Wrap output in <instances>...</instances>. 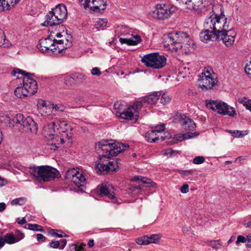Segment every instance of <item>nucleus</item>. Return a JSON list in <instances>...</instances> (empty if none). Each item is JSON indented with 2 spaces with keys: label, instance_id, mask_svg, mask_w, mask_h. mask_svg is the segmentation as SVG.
Returning a JSON list of instances; mask_svg holds the SVG:
<instances>
[{
  "label": "nucleus",
  "instance_id": "338daca9",
  "mask_svg": "<svg viewBox=\"0 0 251 251\" xmlns=\"http://www.w3.org/2000/svg\"><path fill=\"white\" fill-rule=\"evenodd\" d=\"M37 240L39 242H43L46 239V237L42 234H37Z\"/></svg>",
  "mask_w": 251,
  "mask_h": 251
},
{
  "label": "nucleus",
  "instance_id": "ddd939ff",
  "mask_svg": "<svg viewBox=\"0 0 251 251\" xmlns=\"http://www.w3.org/2000/svg\"><path fill=\"white\" fill-rule=\"evenodd\" d=\"M51 124L54 125L56 132L65 136L68 143H70L73 135V127L68 124L67 122L59 120L56 123L52 122Z\"/></svg>",
  "mask_w": 251,
  "mask_h": 251
},
{
  "label": "nucleus",
  "instance_id": "6e6552de",
  "mask_svg": "<svg viewBox=\"0 0 251 251\" xmlns=\"http://www.w3.org/2000/svg\"><path fill=\"white\" fill-rule=\"evenodd\" d=\"M198 80L200 88L205 90L212 89L218 82L215 74L210 68L204 69L199 75Z\"/></svg>",
  "mask_w": 251,
  "mask_h": 251
},
{
  "label": "nucleus",
  "instance_id": "680f3d73",
  "mask_svg": "<svg viewBox=\"0 0 251 251\" xmlns=\"http://www.w3.org/2000/svg\"><path fill=\"white\" fill-rule=\"evenodd\" d=\"M58 241L60 242L59 249L63 250L67 244V240L66 239H61Z\"/></svg>",
  "mask_w": 251,
  "mask_h": 251
},
{
  "label": "nucleus",
  "instance_id": "a211bd4d",
  "mask_svg": "<svg viewBox=\"0 0 251 251\" xmlns=\"http://www.w3.org/2000/svg\"><path fill=\"white\" fill-rule=\"evenodd\" d=\"M236 34V32L234 29H227L217 35L216 38L222 40L226 47H230L233 45Z\"/></svg>",
  "mask_w": 251,
  "mask_h": 251
},
{
  "label": "nucleus",
  "instance_id": "c03bdc74",
  "mask_svg": "<svg viewBox=\"0 0 251 251\" xmlns=\"http://www.w3.org/2000/svg\"><path fill=\"white\" fill-rule=\"evenodd\" d=\"M114 108L115 110H117V111L116 112V115L117 116H119V113L118 112H121V110L123 109V104H122V101H117L114 104Z\"/></svg>",
  "mask_w": 251,
  "mask_h": 251
},
{
  "label": "nucleus",
  "instance_id": "393cba45",
  "mask_svg": "<svg viewBox=\"0 0 251 251\" xmlns=\"http://www.w3.org/2000/svg\"><path fill=\"white\" fill-rule=\"evenodd\" d=\"M202 3L201 0H181V5L185 6L189 9H195L196 6H199Z\"/></svg>",
  "mask_w": 251,
  "mask_h": 251
},
{
  "label": "nucleus",
  "instance_id": "a878e982",
  "mask_svg": "<svg viewBox=\"0 0 251 251\" xmlns=\"http://www.w3.org/2000/svg\"><path fill=\"white\" fill-rule=\"evenodd\" d=\"M192 133L186 134H177L174 135L173 137L170 139V142L171 144H176L178 142H181L184 140L192 138L190 134Z\"/></svg>",
  "mask_w": 251,
  "mask_h": 251
},
{
  "label": "nucleus",
  "instance_id": "6e6d98bb",
  "mask_svg": "<svg viewBox=\"0 0 251 251\" xmlns=\"http://www.w3.org/2000/svg\"><path fill=\"white\" fill-rule=\"evenodd\" d=\"M60 242L58 241H52L50 243V247L53 249H59Z\"/></svg>",
  "mask_w": 251,
  "mask_h": 251
},
{
  "label": "nucleus",
  "instance_id": "de8ad7c7",
  "mask_svg": "<svg viewBox=\"0 0 251 251\" xmlns=\"http://www.w3.org/2000/svg\"><path fill=\"white\" fill-rule=\"evenodd\" d=\"M221 245L219 240L211 241L209 242V246L215 249H220Z\"/></svg>",
  "mask_w": 251,
  "mask_h": 251
},
{
  "label": "nucleus",
  "instance_id": "5fc2aeb1",
  "mask_svg": "<svg viewBox=\"0 0 251 251\" xmlns=\"http://www.w3.org/2000/svg\"><path fill=\"white\" fill-rule=\"evenodd\" d=\"M71 249L74 250L75 251H82L83 246L81 245L75 244L71 246Z\"/></svg>",
  "mask_w": 251,
  "mask_h": 251
},
{
  "label": "nucleus",
  "instance_id": "37998d69",
  "mask_svg": "<svg viewBox=\"0 0 251 251\" xmlns=\"http://www.w3.org/2000/svg\"><path fill=\"white\" fill-rule=\"evenodd\" d=\"M179 74H184L183 77L186 76L187 75L190 74L189 68L187 67L186 65H183L179 68Z\"/></svg>",
  "mask_w": 251,
  "mask_h": 251
},
{
  "label": "nucleus",
  "instance_id": "4c0bfd02",
  "mask_svg": "<svg viewBox=\"0 0 251 251\" xmlns=\"http://www.w3.org/2000/svg\"><path fill=\"white\" fill-rule=\"evenodd\" d=\"M167 64V58L164 55L158 54V69L162 68Z\"/></svg>",
  "mask_w": 251,
  "mask_h": 251
},
{
  "label": "nucleus",
  "instance_id": "603ef678",
  "mask_svg": "<svg viewBox=\"0 0 251 251\" xmlns=\"http://www.w3.org/2000/svg\"><path fill=\"white\" fill-rule=\"evenodd\" d=\"M28 216L26 215L25 217L22 218V219H20L19 218H18L16 221L19 224L22 225L26 223L27 219H28V221L29 220V219H28Z\"/></svg>",
  "mask_w": 251,
  "mask_h": 251
},
{
  "label": "nucleus",
  "instance_id": "bb28decb",
  "mask_svg": "<svg viewBox=\"0 0 251 251\" xmlns=\"http://www.w3.org/2000/svg\"><path fill=\"white\" fill-rule=\"evenodd\" d=\"M181 124L184 129L188 130H193L196 128V125L194 121L187 117H185L181 121Z\"/></svg>",
  "mask_w": 251,
  "mask_h": 251
},
{
  "label": "nucleus",
  "instance_id": "473e14b6",
  "mask_svg": "<svg viewBox=\"0 0 251 251\" xmlns=\"http://www.w3.org/2000/svg\"><path fill=\"white\" fill-rule=\"evenodd\" d=\"M157 130H152L148 131L145 134V138L149 142H155L157 140L156 136Z\"/></svg>",
  "mask_w": 251,
  "mask_h": 251
},
{
  "label": "nucleus",
  "instance_id": "f257e3e1",
  "mask_svg": "<svg viewBox=\"0 0 251 251\" xmlns=\"http://www.w3.org/2000/svg\"><path fill=\"white\" fill-rule=\"evenodd\" d=\"M129 148L127 144L114 142L112 140H101L98 142L95 145L97 151L100 152L102 151L105 153L100 155V162L96 164V171L97 173L101 174L104 172L110 170L116 171L117 169L114 168L116 162H109L108 165L105 164L101 162L105 158L109 159L112 156H115L120 152L126 150Z\"/></svg>",
  "mask_w": 251,
  "mask_h": 251
},
{
  "label": "nucleus",
  "instance_id": "e433bc0d",
  "mask_svg": "<svg viewBox=\"0 0 251 251\" xmlns=\"http://www.w3.org/2000/svg\"><path fill=\"white\" fill-rule=\"evenodd\" d=\"M5 243L8 244H13L17 243L16 237L13 234L8 233L4 235V237Z\"/></svg>",
  "mask_w": 251,
  "mask_h": 251
},
{
  "label": "nucleus",
  "instance_id": "f03ea898",
  "mask_svg": "<svg viewBox=\"0 0 251 251\" xmlns=\"http://www.w3.org/2000/svg\"><path fill=\"white\" fill-rule=\"evenodd\" d=\"M162 44L164 48L172 51H177L182 49L185 53L194 50L193 41L190 40L188 34L183 31H173L165 34L162 37Z\"/></svg>",
  "mask_w": 251,
  "mask_h": 251
},
{
  "label": "nucleus",
  "instance_id": "a18cd8bd",
  "mask_svg": "<svg viewBox=\"0 0 251 251\" xmlns=\"http://www.w3.org/2000/svg\"><path fill=\"white\" fill-rule=\"evenodd\" d=\"M176 152L178 153V151L172 150L170 148L167 149L162 151V154L164 155L167 156L168 157H172Z\"/></svg>",
  "mask_w": 251,
  "mask_h": 251
},
{
  "label": "nucleus",
  "instance_id": "4be33fe9",
  "mask_svg": "<svg viewBox=\"0 0 251 251\" xmlns=\"http://www.w3.org/2000/svg\"><path fill=\"white\" fill-rule=\"evenodd\" d=\"M39 113L43 116H52L51 103L47 104L45 100H41L37 103Z\"/></svg>",
  "mask_w": 251,
  "mask_h": 251
},
{
  "label": "nucleus",
  "instance_id": "bf43d9fd",
  "mask_svg": "<svg viewBox=\"0 0 251 251\" xmlns=\"http://www.w3.org/2000/svg\"><path fill=\"white\" fill-rule=\"evenodd\" d=\"M247 242L246 238L242 235H239L237 237V239L236 244L238 245L239 243H246Z\"/></svg>",
  "mask_w": 251,
  "mask_h": 251
},
{
  "label": "nucleus",
  "instance_id": "cd10ccee",
  "mask_svg": "<svg viewBox=\"0 0 251 251\" xmlns=\"http://www.w3.org/2000/svg\"><path fill=\"white\" fill-rule=\"evenodd\" d=\"M14 93L16 96L19 98H24L28 96H30L28 91L25 89L23 83L21 86L17 87Z\"/></svg>",
  "mask_w": 251,
  "mask_h": 251
},
{
  "label": "nucleus",
  "instance_id": "13d9d810",
  "mask_svg": "<svg viewBox=\"0 0 251 251\" xmlns=\"http://www.w3.org/2000/svg\"><path fill=\"white\" fill-rule=\"evenodd\" d=\"M11 9L13 8L15 5L18 4L21 0H7Z\"/></svg>",
  "mask_w": 251,
  "mask_h": 251
},
{
  "label": "nucleus",
  "instance_id": "0eeeda50",
  "mask_svg": "<svg viewBox=\"0 0 251 251\" xmlns=\"http://www.w3.org/2000/svg\"><path fill=\"white\" fill-rule=\"evenodd\" d=\"M46 138L48 139V144L50 146V149L55 150L66 141H68L65 136L59 134L54 129V125L50 124L44 127Z\"/></svg>",
  "mask_w": 251,
  "mask_h": 251
},
{
  "label": "nucleus",
  "instance_id": "39448f33",
  "mask_svg": "<svg viewBox=\"0 0 251 251\" xmlns=\"http://www.w3.org/2000/svg\"><path fill=\"white\" fill-rule=\"evenodd\" d=\"M115 32L119 36V41L122 44L135 46L141 42V38L132 28L126 25L118 26Z\"/></svg>",
  "mask_w": 251,
  "mask_h": 251
},
{
  "label": "nucleus",
  "instance_id": "20e7f679",
  "mask_svg": "<svg viewBox=\"0 0 251 251\" xmlns=\"http://www.w3.org/2000/svg\"><path fill=\"white\" fill-rule=\"evenodd\" d=\"M206 28H210L215 34L217 35L226 31L228 28L229 23L224 14L220 15H212L207 18L204 24Z\"/></svg>",
  "mask_w": 251,
  "mask_h": 251
},
{
  "label": "nucleus",
  "instance_id": "a19ab883",
  "mask_svg": "<svg viewBox=\"0 0 251 251\" xmlns=\"http://www.w3.org/2000/svg\"><path fill=\"white\" fill-rule=\"evenodd\" d=\"M132 180L141 181L143 184H150L151 182V180L150 179L142 177L141 176H135L133 178Z\"/></svg>",
  "mask_w": 251,
  "mask_h": 251
},
{
  "label": "nucleus",
  "instance_id": "ea45409f",
  "mask_svg": "<svg viewBox=\"0 0 251 251\" xmlns=\"http://www.w3.org/2000/svg\"><path fill=\"white\" fill-rule=\"evenodd\" d=\"M11 9L7 0H0V12Z\"/></svg>",
  "mask_w": 251,
  "mask_h": 251
},
{
  "label": "nucleus",
  "instance_id": "c9c22d12",
  "mask_svg": "<svg viewBox=\"0 0 251 251\" xmlns=\"http://www.w3.org/2000/svg\"><path fill=\"white\" fill-rule=\"evenodd\" d=\"M238 101L251 112V100H247L245 97H242L239 98Z\"/></svg>",
  "mask_w": 251,
  "mask_h": 251
},
{
  "label": "nucleus",
  "instance_id": "f3484780",
  "mask_svg": "<svg viewBox=\"0 0 251 251\" xmlns=\"http://www.w3.org/2000/svg\"><path fill=\"white\" fill-rule=\"evenodd\" d=\"M176 11V8L167 3L158 4V20L168 19Z\"/></svg>",
  "mask_w": 251,
  "mask_h": 251
},
{
  "label": "nucleus",
  "instance_id": "f8f14e48",
  "mask_svg": "<svg viewBox=\"0 0 251 251\" xmlns=\"http://www.w3.org/2000/svg\"><path fill=\"white\" fill-rule=\"evenodd\" d=\"M66 178L73 182L78 187L83 186L85 184L86 178L82 172L73 169L68 170L65 174Z\"/></svg>",
  "mask_w": 251,
  "mask_h": 251
},
{
  "label": "nucleus",
  "instance_id": "6ab92c4d",
  "mask_svg": "<svg viewBox=\"0 0 251 251\" xmlns=\"http://www.w3.org/2000/svg\"><path fill=\"white\" fill-rule=\"evenodd\" d=\"M113 187L109 182H105L97 187L96 191L100 195L107 196L115 202L116 199L113 195Z\"/></svg>",
  "mask_w": 251,
  "mask_h": 251
},
{
  "label": "nucleus",
  "instance_id": "3c124183",
  "mask_svg": "<svg viewBox=\"0 0 251 251\" xmlns=\"http://www.w3.org/2000/svg\"><path fill=\"white\" fill-rule=\"evenodd\" d=\"M51 234L54 236L58 237H66L67 235L64 233L62 232L61 231H59L58 230H52L51 232Z\"/></svg>",
  "mask_w": 251,
  "mask_h": 251
},
{
  "label": "nucleus",
  "instance_id": "c85d7f7f",
  "mask_svg": "<svg viewBox=\"0 0 251 251\" xmlns=\"http://www.w3.org/2000/svg\"><path fill=\"white\" fill-rule=\"evenodd\" d=\"M52 116L59 115L63 112L65 109V106L62 104L51 103Z\"/></svg>",
  "mask_w": 251,
  "mask_h": 251
},
{
  "label": "nucleus",
  "instance_id": "4d7b16f0",
  "mask_svg": "<svg viewBox=\"0 0 251 251\" xmlns=\"http://www.w3.org/2000/svg\"><path fill=\"white\" fill-rule=\"evenodd\" d=\"M91 73L92 75H100L101 74V72L98 67H95L93 68L91 71Z\"/></svg>",
  "mask_w": 251,
  "mask_h": 251
},
{
  "label": "nucleus",
  "instance_id": "49530a36",
  "mask_svg": "<svg viewBox=\"0 0 251 251\" xmlns=\"http://www.w3.org/2000/svg\"><path fill=\"white\" fill-rule=\"evenodd\" d=\"M230 133L232 134V135L235 137H241L244 135L247 134V132L246 131H239V130H233L231 131Z\"/></svg>",
  "mask_w": 251,
  "mask_h": 251
},
{
  "label": "nucleus",
  "instance_id": "09e8293b",
  "mask_svg": "<svg viewBox=\"0 0 251 251\" xmlns=\"http://www.w3.org/2000/svg\"><path fill=\"white\" fill-rule=\"evenodd\" d=\"M205 161V159L203 156H198L193 159V162L195 164H201Z\"/></svg>",
  "mask_w": 251,
  "mask_h": 251
},
{
  "label": "nucleus",
  "instance_id": "9b49d317",
  "mask_svg": "<svg viewBox=\"0 0 251 251\" xmlns=\"http://www.w3.org/2000/svg\"><path fill=\"white\" fill-rule=\"evenodd\" d=\"M12 75L16 76L17 74H21L24 75L23 78V83L24 85L25 89L28 91L30 96L34 94L37 92V83L31 76L28 75V74L25 71L18 68L14 69L11 72Z\"/></svg>",
  "mask_w": 251,
  "mask_h": 251
},
{
  "label": "nucleus",
  "instance_id": "f704fd0d",
  "mask_svg": "<svg viewBox=\"0 0 251 251\" xmlns=\"http://www.w3.org/2000/svg\"><path fill=\"white\" fill-rule=\"evenodd\" d=\"M74 77L75 84L76 83H82L86 79V76L80 73L74 74Z\"/></svg>",
  "mask_w": 251,
  "mask_h": 251
},
{
  "label": "nucleus",
  "instance_id": "9d476101",
  "mask_svg": "<svg viewBox=\"0 0 251 251\" xmlns=\"http://www.w3.org/2000/svg\"><path fill=\"white\" fill-rule=\"evenodd\" d=\"M206 107L222 115L233 117L236 114L234 108L225 102L220 100H209L206 101Z\"/></svg>",
  "mask_w": 251,
  "mask_h": 251
},
{
  "label": "nucleus",
  "instance_id": "aec40b11",
  "mask_svg": "<svg viewBox=\"0 0 251 251\" xmlns=\"http://www.w3.org/2000/svg\"><path fill=\"white\" fill-rule=\"evenodd\" d=\"M71 39V37L68 36L67 38L64 39L56 40V48L52 49L51 52L58 54L61 53L64 49L72 46Z\"/></svg>",
  "mask_w": 251,
  "mask_h": 251
},
{
  "label": "nucleus",
  "instance_id": "79ce46f5",
  "mask_svg": "<svg viewBox=\"0 0 251 251\" xmlns=\"http://www.w3.org/2000/svg\"><path fill=\"white\" fill-rule=\"evenodd\" d=\"M25 202V199L24 198H19L15 199L11 201L12 205H22Z\"/></svg>",
  "mask_w": 251,
  "mask_h": 251
},
{
  "label": "nucleus",
  "instance_id": "4468645a",
  "mask_svg": "<svg viewBox=\"0 0 251 251\" xmlns=\"http://www.w3.org/2000/svg\"><path fill=\"white\" fill-rule=\"evenodd\" d=\"M37 47L40 51L43 53H48L50 55L58 54L51 52L52 49L56 48V43L55 39L52 40L50 37L40 40Z\"/></svg>",
  "mask_w": 251,
  "mask_h": 251
},
{
  "label": "nucleus",
  "instance_id": "2eb2a0df",
  "mask_svg": "<svg viewBox=\"0 0 251 251\" xmlns=\"http://www.w3.org/2000/svg\"><path fill=\"white\" fill-rule=\"evenodd\" d=\"M85 8H89L93 11L104 10L106 6V0H79Z\"/></svg>",
  "mask_w": 251,
  "mask_h": 251
},
{
  "label": "nucleus",
  "instance_id": "864d4df0",
  "mask_svg": "<svg viewBox=\"0 0 251 251\" xmlns=\"http://www.w3.org/2000/svg\"><path fill=\"white\" fill-rule=\"evenodd\" d=\"M169 136L168 132H163L162 134H158V141H164Z\"/></svg>",
  "mask_w": 251,
  "mask_h": 251
},
{
  "label": "nucleus",
  "instance_id": "774afa93",
  "mask_svg": "<svg viewBox=\"0 0 251 251\" xmlns=\"http://www.w3.org/2000/svg\"><path fill=\"white\" fill-rule=\"evenodd\" d=\"M155 10H151L149 14L153 18H157V12H156V5H154Z\"/></svg>",
  "mask_w": 251,
  "mask_h": 251
},
{
  "label": "nucleus",
  "instance_id": "8fccbe9b",
  "mask_svg": "<svg viewBox=\"0 0 251 251\" xmlns=\"http://www.w3.org/2000/svg\"><path fill=\"white\" fill-rule=\"evenodd\" d=\"M179 173L183 177H185L192 175L194 173V171L192 170H180L179 171Z\"/></svg>",
  "mask_w": 251,
  "mask_h": 251
},
{
  "label": "nucleus",
  "instance_id": "7ed1b4c3",
  "mask_svg": "<svg viewBox=\"0 0 251 251\" xmlns=\"http://www.w3.org/2000/svg\"><path fill=\"white\" fill-rule=\"evenodd\" d=\"M157 101L156 92L144 97L141 101L135 102L132 106H129L123 112H118L121 119L136 121L138 119L139 110L142 106H149L155 104Z\"/></svg>",
  "mask_w": 251,
  "mask_h": 251
},
{
  "label": "nucleus",
  "instance_id": "c756f323",
  "mask_svg": "<svg viewBox=\"0 0 251 251\" xmlns=\"http://www.w3.org/2000/svg\"><path fill=\"white\" fill-rule=\"evenodd\" d=\"M161 98L160 99V103L163 105H165L170 103L172 100L171 96L166 91L159 92Z\"/></svg>",
  "mask_w": 251,
  "mask_h": 251
},
{
  "label": "nucleus",
  "instance_id": "2f4dec72",
  "mask_svg": "<svg viewBox=\"0 0 251 251\" xmlns=\"http://www.w3.org/2000/svg\"><path fill=\"white\" fill-rule=\"evenodd\" d=\"M55 17L54 16L49 17V12L47 14L46 21L42 24L43 26H53L60 24V23L56 22Z\"/></svg>",
  "mask_w": 251,
  "mask_h": 251
},
{
  "label": "nucleus",
  "instance_id": "58836bf2",
  "mask_svg": "<svg viewBox=\"0 0 251 251\" xmlns=\"http://www.w3.org/2000/svg\"><path fill=\"white\" fill-rule=\"evenodd\" d=\"M25 228L26 229L34 231H43L42 227L37 224H28L25 226Z\"/></svg>",
  "mask_w": 251,
  "mask_h": 251
},
{
  "label": "nucleus",
  "instance_id": "dca6fc26",
  "mask_svg": "<svg viewBox=\"0 0 251 251\" xmlns=\"http://www.w3.org/2000/svg\"><path fill=\"white\" fill-rule=\"evenodd\" d=\"M67 14L66 7L64 4H60L49 12V17L54 16L56 18V22L61 23L66 19Z\"/></svg>",
  "mask_w": 251,
  "mask_h": 251
},
{
  "label": "nucleus",
  "instance_id": "0e129e2a",
  "mask_svg": "<svg viewBox=\"0 0 251 251\" xmlns=\"http://www.w3.org/2000/svg\"><path fill=\"white\" fill-rule=\"evenodd\" d=\"M165 129V125L161 124L160 125H158V134H162L163 132H165L164 131Z\"/></svg>",
  "mask_w": 251,
  "mask_h": 251
},
{
  "label": "nucleus",
  "instance_id": "72a5a7b5",
  "mask_svg": "<svg viewBox=\"0 0 251 251\" xmlns=\"http://www.w3.org/2000/svg\"><path fill=\"white\" fill-rule=\"evenodd\" d=\"M63 80L64 83L68 86H72L75 85L74 74L71 75H64Z\"/></svg>",
  "mask_w": 251,
  "mask_h": 251
},
{
  "label": "nucleus",
  "instance_id": "052dcab7",
  "mask_svg": "<svg viewBox=\"0 0 251 251\" xmlns=\"http://www.w3.org/2000/svg\"><path fill=\"white\" fill-rule=\"evenodd\" d=\"M15 237L17 242H18L21 240L22 239H23L24 238L25 235L23 233L20 231H18L17 232V234L16 236H15Z\"/></svg>",
  "mask_w": 251,
  "mask_h": 251
},
{
  "label": "nucleus",
  "instance_id": "5701e85b",
  "mask_svg": "<svg viewBox=\"0 0 251 251\" xmlns=\"http://www.w3.org/2000/svg\"><path fill=\"white\" fill-rule=\"evenodd\" d=\"M210 28H207L204 31H201L200 34V38L201 40L204 43H207L212 38L217 37V34H215L212 30L210 31Z\"/></svg>",
  "mask_w": 251,
  "mask_h": 251
},
{
  "label": "nucleus",
  "instance_id": "e2e57ef3",
  "mask_svg": "<svg viewBox=\"0 0 251 251\" xmlns=\"http://www.w3.org/2000/svg\"><path fill=\"white\" fill-rule=\"evenodd\" d=\"M180 191L182 193H186L189 191V186L188 184H184L180 188Z\"/></svg>",
  "mask_w": 251,
  "mask_h": 251
},
{
  "label": "nucleus",
  "instance_id": "423d86ee",
  "mask_svg": "<svg viewBox=\"0 0 251 251\" xmlns=\"http://www.w3.org/2000/svg\"><path fill=\"white\" fill-rule=\"evenodd\" d=\"M29 173L38 180L48 181L54 179L58 171L49 166L32 167L28 169Z\"/></svg>",
  "mask_w": 251,
  "mask_h": 251
},
{
  "label": "nucleus",
  "instance_id": "412c9836",
  "mask_svg": "<svg viewBox=\"0 0 251 251\" xmlns=\"http://www.w3.org/2000/svg\"><path fill=\"white\" fill-rule=\"evenodd\" d=\"M141 62L147 67L157 69V52L144 55L141 59Z\"/></svg>",
  "mask_w": 251,
  "mask_h": 251
},
{
  "label": "nucleus",
  "instance_id": "b1692460",
  "mask_svg": "<svg viewBox=\"0 0 251 251\" xmlns=\"http://www.w3.org/2000/svg\"><path fill=\"white\" fill-rule=\"evenodd\" d=\"M157 235L153 234L150 237L144 236L136 240V243L140 245H147L151 243H156Z\"/></svg>",
  "mask_w": 251,
  "mask_h": 251
},
{
  "label": "nucleus",
  "instance_id": "69168bd1",
  "mask_svg": "<svg viewBox=\"0 0 251 251\" xmlns=\"http://www.w3.org/2000/svg\"><path fill=\"white\" fill-rule=\"evenodd\" d=\"M3 41H5V35L3 30L0 29V45L2 44Z\"/></svg>",
  "mask_w": 251,
  "mask_h": 251
},
{
  "label": "nucleus",
  "instance_id": "7c9ffc66",
  "mask_svg": "<svg viewBox=\"0 0 251 251\" xmlns=\"http://www.w3.org/2000/svg\"><path fill=\"white\" fill-rule=\"evenodd\" d=\"M107 24L106 19H98L95 22L94 26L98 30H103Z\"/></svg>",
  "mask_w": 251,
  "mask_h": 251
},
{
  "label": "nucleus",
  "instance_id": "1a4fd4ad",
  "mask_svg": "<svg viewBox=\"0 0 251 251\" xmlns=\"http://www.w3.org/2000/svg\"><path fill=\"white\" fill-rule=\"evenodd\" d=\"M16 124L19 125V129L22 132L36 133L38 130L37 124L29 116H25L22 114H18L13 119Z\"/></svg>",
  "mask_w": 251,
  "mask_h": 251
}]
</instances>
